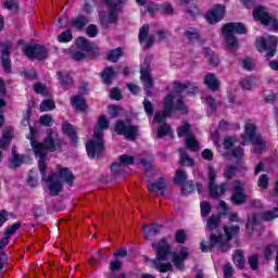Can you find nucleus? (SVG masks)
<instances>
[{"mask_svg": "<svg viewBox=\"0 0 278 278\" xmlns=\"http://www.w3.org/2000/svg\"><path fill=\"white\" fill-rule=\"evenodd\" d=\"M38 137V130L30 127V146L33 153L36 157H39V172L41 173L43 179V188L51 194H60V191L64 188V185L71 184V169L64 166H58L48 178L46 177L47 173V151H58L60 149V143H58V131L54 128L47 130V137L43 143L36 141Z\"/></svg>", "mask_w": 278, "mask_h": 278, "instance_id": "obj_1", "label": "nucleus"}, {"mask_svg": "<svg viewBox=\"0 0 278 278\" xmlns=\"http://www.w3.org/2000/svg\"><path fill=\"white\" fill-rule=\"evenodd\" d=\"M224 233L218 232L216 233H211L210 235V244L206 245L204 242L200 243V249L202 253H210L213 249H217V251H220V253H227L231 249V240L236 238L240 233V226H224Z\"/></svg>", "mask_w": 278, "mask_h": 278, "instance_id": "obj_2", "label": "nucleus"}, {"mask_svg": "<svg viewBox=\"0 0 278 278\" xmlns=\"http://www.w3.org/2000/svg\"><path fill=\"white\" fill-rule=\"evenodd\" d=\"M254 45L258 53H265V58H275V55H277V36H268L267 38L257 37Z\"/></svg>", "mask_w": 278, "mask_h": 278, "instance_id": "obj_3", "label": "nucleus"}, {"mask_svg": "<svg viewBox=\"0 0 278 278\" xmlns=\"http://www.w3.org/2000/svg\"><path fill=\"white\" fill-rule=\"evenodd\" d=\"M114 132L116 136H124L127 140H137L138 136H140V126L127 124L123 119H118L114 124Z\"/></svg>", "mask_w": 278, "mask_h": 278, "instance_id": "obj_4", "label": "nucleus"}, {"mask_svg": "<svg viewBox=\"0 0 278 278\" xmlns=\"http://www.w3.org/2000/svg\"><path fill=\"white\" fill-rule=\"evenodd\" d=\"M75 47L78 51L87 53L88 60H99L101 49L96 42L89 41L86 37H77Z\"/></svg>", "mask_w": 278, "mask_h": 278, "instance_id": "obj_5", "label": "nucleus"}, {"mask_svg": "<svg viewBox=\"0 0 278 278\" xmlns=\"http://www.w3.org/2000/svg\"><path fill=\"white\" fill-rule=\"evenodd\" d=\"M245 132L241 135V139L247 142L250 140L254 147H256V151H264L266 149V141L262 139L260 135H257V126L255 124L248 123L244 126Z\"/></svg>", "mask_w": 278, "mask_h": 278, "instance_id": "obj_6", "label": "nucleus"}, {"mask_svg": "<svg viewBox=\"0 0 278 278\" xmlns=\"http://www.w3.org/2000/svg\"><path fill=\"white\" fill-rule=\"evenodd\" d=\"M163 110L165 114H172L173 112H180L181 114H188V106H186V102L184 98H179L175 102V94L168 93L163 103Z\"/></svg>", "mask_w": 278, "mask_h": 278, "instance_id": "obj_7", "label": "nucleus"}, {"mask_svg": "<svg viewBox=\"0 0 278 278\" xmlns=\"http://www.w3.org/2000/svg\"><path fill=\"white\" fill-rule=\"evenodd\" d=\"M143 65L146 67L140 68V79L143 83L147 97H151V90H153V78L151 77V59H144Z\"/></svg>", "mask_w": 278, "mask_h": 278, "instance_id": "obj_8", "label": "nucleus"}, {"mask_svg": "<svg viewBox=\"0 0 278 278\" xmlns=\"http://www.w3.org/2000/svg\"><path fill=\"white\" fill-rule=\"evenodd\" d=\"M151 247L156 252L154 261L157 262H166L170 253H173V250L168 244V239L166 238H162L159 242H153Z\"/></svg>", "mask_w": 278, "mask_h": 278, "instance_id": "obj_9", "label": "nucleus"}, {"mask_svg": "<svg viewBox=\"0 0 278 278\" xmlns=\"http://www.w3.org/2000/svg\"><path fill=\"white\" fill-rule=\"evenodd\" d=\"M225 14H227V9L225 5L215 4L205 13L204 18L208 25H216L217 23H220L223 18H225Z\"/></svg>", "mask_w": 278, "mask_h": 278, "instance_id": "obj_10", "label": "nucleus"}, {"mask_svg": "<svg viewBox=\"0 0 278 278\" xmlns=\"http://www.w3.org/2000/svg\"><path fill=\"white\" fill-rule=\"evenodd\" d=\"M105 151V142L97 141L91 139L86 142V152L89 160H94L96 157H101Z\"/></svg>", "mask_w": 278, "mask_h": 278, "instance_id": "obj_11", "label": "nucleus"}, {"mask_svg": "<svg viewBox=\"0 0 278 278\" xmlns=\"http://www.w3.org/2000/svg\"><path fill=\"white\" fill-rule=\"evenodd\" d=\"M232 205H244L247 203V193L240 180H235L232 187V194L230 197Z\"/></svg>", "mask_w": 278, "mask_h": 278, "instance_id": "obj_12", "label": "nucleus"}, {"mask_svg": "<svg viewBox=\"0 0 278 278\" xmlns=\"http://www.w3.org/2000/svg\"><path fill=\"white\" fill-rule=\"evenodd\" d=\"M23 51L30 60H45L47 58V48L43 46L35 45L34 47L25 45Z\"/></svg>", "mask_w": 278, "mask_h": 278, "instance_id": "obj_13", "label": "nucleus"}, {"mask_svg": "<svg viewBox=\"0 0 278 278\" xmlns=\"http://www.w3.org/2000/svg\"><path fill=\"white\" fill-rule=\"evenodd\" d=\"M252 16L254 21L264 25V27H268V25H270L271 15L266 11V7L264 5L256 7L252 12Z\"/></svg>", "mask_w": 278, "mask_h": 278, "instance_id": "obj_14", "label": "nucleus"}, {"mask_svg": "<svg viewBox=\"0 0 278 278\" xmlns=\"http://www.w3.org/2000/svg\"><path fill=\"white\" fill-rule=\"evenodd\" d=\"M136 162V159L129 154H122L118 159V162H114L111 164L112 173H121L123 170V166H131Z\"/></svg>", "mask_w": 278, "mask_h": 278, "instance_id": "obj_15", "label": "nucleus"}, {"mask_svg": "<svg viewBox=\"0 0 278 278\" xmlns=\"http://www.w3.org/2000/svg\"><path fill=\"white\" fill-rule=\"evenodd\" d=\"M72 108L75 110V112H88V101L86 100V97H84V93L74 94L71 100Z\"/></svg>", "mask_w": 278, "mask_h": 278, "instance_id": "obj_16", "label": "nucleus"}, {"mask_svg": "<svg viewBox=\"0 0 278 278\" xmlns=\"http://www.w3.org/2000/svg\"><path fill=\"white\" fill-rule=\"evenodd\" d=\"M222 31H226L227 34H239L244 35L249 33V29H247V26L242 24L241 22H230L223 26Z\"/></svg>", "mask_w": 278, "mask_h": 278, "instance_id": "obj_17", "label": "nucleus"}, {"mask_svg": "<svg viewBox=\"0 0 278 278\" xmlns=\"http://www.w3.org/2000/svg\"><path fill=\"white\" fill-rule=\"evenodd\" d=\"M168 186H170L168 180L161 177L157 181L148 185V192H160L161 197H165L166 188H168Z\"/></svg>", "mask_w": 278, "mask_h": 278, "instance_id": "obj_18", "label": "nucleus"}, {"mask_svg": "<svg viewBox=\"0 0 278 278\" xmlns=\"http://www.w3.org/2000/svg\"><path fill=\"white\" fill-rule=\"evenodd\" d=\"M0 55H1V65L5 73L12 71V65L10 63V45L1 43L0 45Z\"/></svg>", "mask_w": 278, "mask_h": 278, "instance_id": "obj_19", "label": "nucleus"}, {"mask_svg": "<svg viewBox=\"0 0 278 278\" xmlns=\"http://www.w3.org/2000/svg\"><path fill=\"white\" fill-rule=\"evenodd\" d=\"M194 190H198V193L203 194V184L197 182L194 185V180H187L181 187L182 197H188L192 194Z\"/></svg>", "mask_w": 278, "mask_h": 278, "instance_id": "obj_20", "label": "nucleus"}, {"mask_svg": "<svg viewBox=\"0 0 278 278\" xmlns=\"http://www.w3.org/2000/svg\"><path fill=\"white\" fill-rule=\"evenodd\" d=\"M227 191V184L222 182L219 186L216 182L208 184V197L211 199H220L223 194Z\"/></svg>", "mask_w": 278, "mask_h": 278, "instance_id": "obj_21", "label": "nucleus"}, {"mask_svg": "<svg viewBox=\"0 0 278 278\" xmlns=\"http://www.w3.org/2000/svg\"><path fill=\"white\" fill-rule=\"evenodd\" d=\"M204 84L213 92L220 90V80H218V78L216 77V74L214 73H207L204 76Z\"/></svg>", "mask_w": 278, "mask_h": 278, "instance_id": "obj_22", "label": "nucleus"}, {"mask_svg": "<svg viewBox=\"0 0 278 278\" xmlns=\"http://www.w3.org/2000/svg\"><path fill=\"white\" fill-rule=\"evenodd\" d=\"M101 80L105 86H112L114 77H116V71L114 67L106 66L100 74Z\"/></svg>", "mask_w": 278, "mask_h": 278, "instance_id": "obj_23", "label": "nucleus"}, {"mask_svg": "<svg viewBox=\"0 0 278 278\" xmlns=\"http://www.w3.org/2000/svg\"><path fill=\"white\" fill-rule=\"evenodd\" d=\"M203 54H204V58L207 59L210 66H213V68H216V66H218V64H220V58H218V54H216V52H214V50L205 47L203 49Z\"/></svg>", "mask_w": 278, "mask_h": 278, "instance_id": "obj_24", "label": "nucleus"}, {"mask_svg": "<svg viewBox=\"0 0 278 278\" xmlns=\"http://www.w3.org/2000/svg\"><path fill=\"white\" fill-rule=\"evenodd\" d=\"M18 227H21V225L13 224L7 229L4 237L2 238V240H0V253H3V249H5V247H8V243L10 242V237L16 233V229H18Z\"/></svg>", "mask_w": 278, "mask_h": 278, "instance_id": "obj_25", "label": "nucleus"}, {"mask_svg": "<svg viewBox=\"0 0 278 278\" xmlns=\"http://www.w3.org/2000/svg\"><path fill=\"white\" fill-rule=\"evenodd\" d=\"M161 231H162V225L151 224V225L143 226V235L146 240H149V238H153V236L160 235Z\"/></svg>", "mask_w": 278, "mask_h": 278, "instance_id": "obj_26", "label": "nucleus"}, {"mask_svg": "<svg viewBox=\"0 0 278 278\" xmlns=\"http://www.w3.org/2000/svg\"><path fill=\"white\" fill-rule=\"evenodd\" d=\"M12 134H14L12 128H5L3 130L2 137L0 138V151H5L8 147H10V142H12Z\"/></svg>", "mask_w": 278, "mask_h": 278, "instance_id": "obj_27", "label": "nucleus"}, {"mask_svg": "<svg viewBox=\"0 0 278 278\" xmlns=\"http://www.w3.org/2000/svg\"><path fill=\"white\" fill-rule=\"evenodd\" d=\"M188 181V173L186 170L178 168L175 172L173 184L174 186L182 187Z\"/></svg>", "mask_w": 278, "mask_h": 278, "instance_id": "obj_28", "label": "nucleus"}, {"mask_svg": "<svg viewBox=\"0 0 278 278\" xmlns=\"http://www.w3.org/2000/svg\"><path fill=\"white\" fill-rule=\"evenodd\" d=\"M232 262L235 266H237V268H240V270H243L247 264V258H244V252H242V250H236L232 255Z\"/></svg>", "mask_w": 278, "mask_h": 278, "instance_id": "obj_29", "label": "nucleus"}, {"mask_svg": "<svg viewBox=\"0 0 278 278\" xmlns=\"http://www.w3.org/2000/svg\"><path fill=\"white\" fill-rule=\"evenodd\" d=\"M177 136L178 138H190L191 136H194L192 134V126L188 122H182L181 126L177 128Z\"/></svg>", "mask_w": 278, "mask_h": 278, "instance_id": "obj_30", "label": "nucleus"}, {"mask_svg": "<svg viewBox=\"0 0 278 278\" xmlns=\"http://www.w3.org/2000/svg\"><path fill=\"white\" fill-rule=\"evenodd\" d=\"M222 34L226 38L228 49H230V51H236L238 49V38H236V36H233L231 33L222 31Z\"/></svg>", "mask_w": 278, "mask_h": 278, "instance_id": "obj_31", "label": "nucleus"}, {"mask_svg": "<svg viewBox=\"0 0 278 278\" xmlns=\"http://www.w3.org/2000/svg\"><path fill=\"white\" fill-rule=\"evenodd\" d=\"M275 218H278V207H274L271 211L260 213V219L264 223H270V220H275Z\"/></svg>", "mask_w": 278, "mask_h": 278, "instance_id": "obj_32", "label": "nucleus"}, {"mask_svg": "<svg viewBox=\"0 0 278 278\" xmlns=\"http://www.w3.org/2000/svg\"><path fill=\"white\" fill-rule=\"evenodd\" d=\"M123 48L118 47L116 49L113 50H109L108 54H106V60L109 62H118V60H121V58H123Z\"/></svg>", "mask_w": 278, "mask_h": 278, "instance_id": "obj_33", "label": "nucleus"}, {"mask_svg": "<svg viewBox=\"0 0 278 278\" xmlns=\"http://www.w3.org/2000/svg\"><path fill=\"white\" fill-rule=\"evenodd\" d=\"M121 10H123V5L121 4H117V7H112L109 9L108 16L111 25L118 23V12H121Z\"/></svg>", "mask_w": 278, "mask_h": 278, "instance_id": "obj_34", "label": "nucleus"}, {"mask_svg": "<svg viewBox=\"0 0 278 278\" xmlns=\"http://www.w3.org/2000/svg\"><path fill=\"white\" fill-rule=\"evenodd\" d=\"M178 152L180 155V166H194V159L190 157V155H188L184 149H179Z\"/></svg>", "mask_w": 278, "mask_h": 278, "instance_id": "obj_35", "label": "nucleus"}, {"mask_svg": "<svg viewBox=\"0 0 278 278\" xmlns=\"http://www.w3.org/2000/svg\"><path fill=\"white\" fill-rule=\"evenodd\" d=\"M172 84L176 94H181L184 91L188 90L190 86H192V83L190 81L181 83L179 80H174Z\"/></svg>", "mask_w": 278, "mask_h": 278, "instance_id": "obj_36", "label": "nucleus"}, {"mask_svg": "<svg viewBox=\"0 0 278 278\" xmlns=\"http://www.w3.org/2000/svg\"><path fill=\"white\" fill-rule=\"evenodd\" d=\"M185 37L187 38V40H189V42H194V40L200 41L201 33H199L197 28L191 27L185 31Z\"/></svg>", "mask_w": 278, "mask_h": 278, "instance_id": "obj_37", "label": "nucleus"}, {"mask_svg": "<svg viewBox=\"0 0 278 278\" xmlns=\"http://www.w3.org/2000/svg\"><path fill=\"white\" fill-rule=\"evenodd\" d=\"M154 268L159 270V273H168L173 271V264L170 263H162L161 261H152Z\"/></svg>", "mask_w": 278, "mask_h": 278, "instance_id": "obj_38", "label": "nucleus"}, {"mask_svg": "<svg viewBox=\"0 0 278 278\" xmlns=\"http://www.w3.org/2000/svg\"><path fill=\"white\" fill-rule=\"evenodd\" d=\"M240 86L242 90H253V86H255V76H248L240 80Z\"/></svg>", "mask_w": 278, "mask_h": 278, "instance_id": "obj_39", "label": "nucleus"}, {"mask_svg": "<svg viewBox=\"0 0 278 278\" xmlns=\"http://www.w3.org/2000/svg\"><path fill=\"white\" fill-rule=\"evenodd\" d=\"M185 144H186V148L189 149V151H193V152L199 151V149L201 148V146L199 144V141L194 139V135H191V137L186 138Z\"/></svg>", "mask_w": 278, "mask_h": 278, "instance_id": "obj_40", "label": "nucleus"}, {"mask_svg": "<svg viewBox=\"0 0 278 278\" xmlns=\"http://www.w3.org/2000/svg\"><path fill=\"white\" fill-rule=\"evenodd\" d=\"M173 131V128L170 127V124L164 123L162 124L156 131V138H166L168 134Z\"/></svg>", "mask_w": 278, "mask_h": 278, "instance_id": "obj_41", "label": "nucleus"}, {"mask_svg": "<svg viewBox=\"0 0 278 278\" xmlns=\"http://www.w3.org/2000/svg\"><path fill=\"white\" fill-rule=\"evenodd\" d=\"M73 27L77 28L79 31L88 25V18L84 15H80L72 21Z\"/></svg>", "mask_w": 278, "mask_h": 278, "instance_id": "obj_42", "label": "nucleus"}, {"mask_svg": "<svg viewBox=\"0 0 278 278\" xmlns=\"http://www.w3.org/2000/svg\"><path fill=\"white\" fill-rule=\"evenodd\" d=\"M58 75L62 90H68L71 81V76L68 75V73L60 72Z\"/></svg>", "mask_w": 278, "mask_h": 278, "instance_id": "obj_43", "label": "nucleus"}, {"mask_svg": "<svg viewBox=\"0 0 278 278\" xmlns=\"http://www.w3.org/2000/svg\"><path fill=\"white\" fill-rule=\"evenodd\" d=\"M143 8H146V11L148 12L149 16H155L157 12H160V4L153 2V1H148Z\"/></svg>", "mask_w": 278, "mask_h": 278, "instance_id": "obj_44", "label": "nucleus"}, {"mask_svg": "<svg viewBox=\"0 0 278 278\" xmlns=\"http://www.w3.org/2000/svg\"><path fill=\"white\" fill-rule=\"evenodd\" d=\"M149 31H151V26H149V24H144L140 27L139 35H138L140 45H142V42H144V40H147V38H149V36H150Z\"/></svg>", "mask_w": 278, "mask_h": 278, "instance_id": "obj_45", "label": "nucleus"}, {"mask_svg": "<svg viewBox=\"0 0 278 278\" xmlns=\"http://www.w3.org/2000/svg\"><path fill=\"white\" fill-rule=\"evenodd\" d=\"M220 225V216L212 215L207 220V229L208 231H214V229H218Z\"/></svg>", "mask_w": 278, "mask_h": 278, "instance_id": "obj_46", "label": "nucleus"}, {"mask_svg": "<svg viewBox=\"0 0 278 278\" xmlns=\"http://www.w3.org/2000/svg\"><path fill=\"white\" fill-rule=\"evenodd\" d=\"M260 220H262L260 218V213H251L249 216H248V222H247V225H245V231H249V227L251 225H254V226H257L260 225Z\"/></svg>", "mask_w": 278, "mask_h": 278, "instance_id": "obj_47", "label": "nucleus"}, {"mask_svg": "<svg viewBox=\"0 0 278 278\" xmlns=\"http://www.w3.org/2000/svg\"><path fill=\"white\" fill-rule=\"evenodd\" d=\"M251 270H260V254H252L248 257Z\"/></svg>", "mask_w": 278, "mask_h": 278, "instance_id": "obj_48", "label": "nucleus"}, {"mask_svg": "<svg viewBox=\"0 0 278 278\" xmlns=\"http://www.w3.org/2000/svg\"><path fill=\"white\" fill-rule=\"evenodd\" d=\"M160 14H165L167 16H173L175 14V9H173V4L165 2L160 4Z\"/></svg>", "mask_w": 278, "mask_h": 278, "instance_id": "obj_49", "label": "nucleus"}, {"mask_svg": "<svg viewBox=\"0 0 278 278\" xmlns=\"http://www.w3.org/2000/svg\"><path fill=\"white\" fill-rule=\"evenodd\" d=\"M40 112H51V110H55V102L52 100H43L39 105Z\"/></svg>", "mask_w": 278, "mask_h": 278, "instance_id": "obj_50", "label": "nucleus"}, {"mask_svg": "<svg viewBox=\"0 0 278 278\" xmlns=\"http://www.w3.org/2000/svg\"><path fill=\"white\" fill-rule=\"evenodd\" d=\"M187 238H188V235L186 233L185 229L176 230L175 242H177V244H186Z\"/></svg>", "mask_w": 278, "mask_h": 278, "instance_id": "obj_51", "label": "nucleus"}, {"mask_svg": "<svg viewBox=\"0 0 278 278\" xmlns=\"http://www.w3.org/2000/svg\"><path fill=\"white\" fill-rule=\"evenodd\" d=\"M86 34L89 38H97L101 34V30H99L96 24H89L86 28Z\"/></svg>", "mask_w": 278, "mask_h": 278, "instance_id": "obj_52", "label": "nucleus"}, {"mask_svg": "<svg viewBox=\"0 0 278 278\" xmlns=\"http://www.w3.org/2000/svg\"><path fill=\"white\" fill-rule=\"evenodd\" d=\"M238 173V167L236 165H228L224 170V177L226 179H233Z\"/></svg>", "mask_w": 278, "mask_h": 278, "instance_id": "obj_53", "label": "nucleus"}, {"mask_svg": "<svg viewBox=\"0 0 278 278\" xmlns=\"http://www.w3.org/2000/svg\"><path fill=\"white\" fill-rule=\"evenodd\" d=\"M274 251H278V245L275 243L268 244L265 249H264V258L265 260H273V252Z\"/></svg>", "mask_w": 278, "mask_h": 278, "instance_id": "obj_54", "label": "nucleus"}, {"mask_svg": "<svg viewBox=\"0 0 278 278\" xmlns=\"http://www.w3.org/2000/svg\"><path fill=\"white\" fill-rule=\"evenodd\" d=\"M205 101L208 108V112H211V114H216V110H217L216 99H214V97L212 96H206Z\"/></svg>", "mask_w": 278, "mask_h": 278, "instance_id": "obj_55", "label": "nucleus"}, {"mask_svg": "<svg viewBox=\"0 0 278 278\" xmlns=\"http://www.w3.org/2000/svg\"><path fill=\"white\" fill-rule=\"evenodd\" d=\"M105 129L99 128V126H96L93 129V138L96 139V142H105L103 139L105 134L103 132Z\"/></svg>", "mask_w": 278, "mask_h": 278, "instance_id": "obj_56", "label": "nucleus"}, {"mask_svg": "<svg viewBox=\"0 0 278 278\" xmlns=\"http://www.w3.org/2000/svg\"><path fill=\"white\" fill-rule=\"evenodd\" d=\"M269 177L267 174H262L258 178V182L257 186L258 188H261L262 190H268V181H269Z\"/></svg>", "mask_w": 278, "mask_h": 278, "instance_id": "obj_57", "label": "nucleus"}, {"mask_svg": "<svg viewBox=\"0 0 278 278\" xmlns=\"http://www.w3.org/2000/svg\"><path fill=\"white\" fill-rule=\"evenodd\" d=\"M170 116H173L170 113H166V111L163 110L162 113H155L154 114V123H164V121H166V118H170Z\"/></svg>", "mask_w": 278, "mask_h": 278, "instance_id": "obj_58", "label": "nucleus"}, {"mask_svg": "<svg viewBox=\"0 0 278 278\" xmlns=\"http://www.w3.org/2000/svg\"><path fill=\"white\" fill-rule=\"evenodd\" d=\"M87 58L88 53L86 54V52L81 50H77L74 53H72V60H74L75 62H81L84 60H87Z\"/></svg>", "mask_w": 278, "mask_h": 278, "instance_id": "obj_59", "label": "nucleus"}, {"mask_svg": "<svg viewBox=\"0 0 278 278\" xmlns=\"http://www.w3.org/2000/svg\"><path fill=\"white\" fill-rule=\"evenodd\" d=\"M22 164H23V156L16 154V151L13 150V156L11 159V166H13V168H16Z\"/></svg>", "mask_w": 278, "mask_h": 278, "instance_id": "obj_60", "label": "nucleus"}, {"mask_svg": "<svg viewBox=\"0 0 278 278\" xmlns=\"http://www.w3.org/2000/svg\"><path fill=\"white\" fill-rule=\"evenodd\" d=\"M231 155L235 156L236 160H242V157H244V148L240 146L235 147L231 150Z\"/></svg>", "mask_w": 278, "mask_h": 278, "instance_id": "obj_61", "label": "nucleus"}, {"mask_svg": "<svg viewBox=\"0 0 278 278\" xmlns=\"http://www.w3.org/2000/svg\"><path fill=\"white\" fill-rule=\"evenodd\" d=\"M143 109L147 114V116H152L155 110L153 109V103L149 101V99L143 100Z\"/></svg>", "mask_w": 278, "mask_h": 278, "instance_id": "obj_62", "label": "nucleus"}, {"mask_svg": "<svg viewBox=\"0 0 278 278\" xmlns=\"http://www.w3.org/2000/svg\"><path fill=\"white\" fill-rule=\"evenodd\" d=\"M207 175H208V184H216V168H214V165L208 164Z\"/></svg>", "mask_w": 278, "mask_h": 278, "instance_id": "obj_63", "label": "nucleus"}, {"mask_svg": "<svg viewBox=\"0 0 278 278\" xmlns=\"http://www.w3.org/2000/svg\"><path fill=\"white\" fill-rule=\"evenodd\" d=\"M98 127L100 129H110V119L105 115H101L98 119Z\"/></svg>", "mask_w": 278, "mask_h": 278, "instance_id": "obj_64", "label": "nucleus"}]
</instances>
